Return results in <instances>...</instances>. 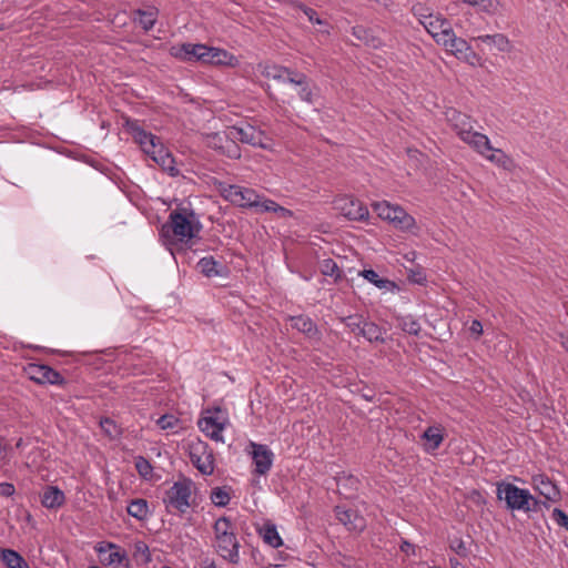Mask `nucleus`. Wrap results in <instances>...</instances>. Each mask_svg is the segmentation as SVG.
<instances>
[{"label": "nucleus", "mask_w": 568, "mask_h": 568, "mask_svg": "<svg viewBox=\"0 0 568 568\" xmlns=\"http://www.w3.org/2000/svg\"><path fill=\"white\" fill-rule=\"evenodd\" d=\"M203 225L191 204L180 203L171 211L168 221L160 230L165 245L186 243L199 236Z\"/></svg>", "instance_id": "obj_1"}, {"label": "nucleus", "mask_w": 568, "mask_h": 568, "mask_svg": "<svg viewBox=\"0 0 568 568\" xmlns=\"http://www.w3.org/2000/svg\"><path fill=\"white\" fill-rule=\"evenodd\" d=\"M221 196L233 205L244 209H255L257 212H274L282 215L291 214V211L278 205L275 201L263 199L255 190L237 184L219 183Z\"/></svg>", "instance_id": "obj_2"}, {"label": "nucleus", "mask_w": 568, "mask_h": 568, "mask_svg": "<svg viewBox=\"0 0 568 568\" xmlns=\"http://www.w3.org/2000/svg\"><path fill=\"white\" fill-rule=\"evenodd\" d=\"M216 552L231 564L240 561V542L229 517H220L214 526Z\"/></svg>", "instance_id": "obj_3"}, {"label": "nucleus", "mask_w": 568, "mask_h": 568, "mask_svg": "<svg viewBox=\"0 0 568 568\" xmlns=\"http://www.w3.org/2000/svg\"><path fill=\"white\" fill-rule=\"evenodd\" d=\"M496 495L499 500L504 499L507 508L511 510L536 511L539 504L528 489L519 488L510 483H498Z\"/></svg>", "instance_id": "obj_4"}, {"label": "nucleus", "mask_w": 568, "mask_h": 568, "mask_svg": "<svg viewBox=\"0 0 568 568\" xmlns=\"http://www.w3.org/2000/svg\"><path fill=\"white\" fill-rule=\"evenodd\" d=\"M128 133L131 134L134 142L138 143L141 150L152 160L160 158L170 151L164 146L161 139L151 132L145 131L138 120L128 119L124 124Z\"/></svg>", "instance_id": "obj_5"}, {"label": "nucleus", "mask_w": 568, "mask_h": 568, "mask_svg": "<svg viewBox=\"0 0 568 568\" xmlns=\"http://www.w3.org/2000/svg\"><path fill=\"white\" fill-rule=\"evenodd\" d=\"M193 483L189 478H183L175 481L166 491L163 497V504L166 509L171 508L184 514L190 507V498L192 496Z\"/></svg>", "instance_id": "obj_6"}, {"label": "nucleus", "mask_w": 568, "mask_h": 568, "mask_svg": "<svg viewBox=\"0 0 568 568\" xmlns=\"http://www.w3.org/2000/svg\"><path fill=\"white\" fill-rule=\"evenodd\" d=\"M190 460L203 475H212L214 471V457L209 445L200 439L187 444Z\"/></svg>", "instance_id": "obj_7"}, {"label": "nucleus", "mask_w": 568, "mask_h": 568, "mask_svg": "<svg viewBox=\"0 0 568 568\" xmlns=\"http://www.w3.org/2000/svg\"><path fill=\"white\" fill-rule=\"evenodd\" d=\"M100 562L113 568H129L128 556L118 545L108 541L98 542L94 546Z\"/></svg>", "instance_id": "obj_8"}, {"label": "nucleus", "mask_w": 568, "mask_h": 568, "mask_svg": "<svg viewBox=\"0 0 568 568\" xmlns=\"http://www.w3.org/2000/svg\"><path fill=\"white\" fill-rule=\"evenodd\" d=\"M334 207L349 221H366L368 209L357 199L349 195L339 196L334 201Z\"/></svg>", "instance_id": "obj_9"}, {"label": "nucleus", "mask_w": 568, "mask_h": 568, "mask_svg": "<svg viewBox=\"0 0 568 568\" xmlns=\"http://www.w3.org/2000/svg\"><path fill=\"white\" fill-rule=\"evenodd\" d=\"M231 136L255 148L267 149L265 133L250 123L229 128Z\"/></svg>", "instance_id": "obj_10"}, {"label": "nucleus", "mask_w": 568, "mask_h": 568, "mask_svg": "<svg viewBox=\"0 0 568 568\" xmlns=\"http://www.w3.org/2000/svg\"><path fill=\"white\" fill-rule=\"evenodd\" d=\"M27 374L31 381L37 384L44 385H63L65 378L55 369L44 364H29Z\"/></svg>", "instance_id": "obj_11"}, {"label": "nucleus", "mask_w": 568, "mask_h": 568, "mask_svg": "<svg viewBox=\"0 0 568 568\" xmlns=\"http://www.w3.org/2000/svg\"><path fill=\"white\" fill-rule=\"evenodd\" d=\"M252 448L251 455L254 464V474L265 476L272 468L274 463V453L265 444L250 443Z\"/></svg>", "instance_id": "obj_12"}, {"label": "nucleus", "mask_w": 568, "mask_h": 568, "mask_svg": "<svg viewBox=\"0 0 568 568\" xmlns=\"http://www.w3.org/2000/svg\"><path fill=\"white\" fill-rule=\"evenodd\" d=\"M438 44L444 45L458 59H466L471 53V48L466 40L456 37L453 29L439 33Z\"/></svg>", "instance_id": "obj_13"}, {"label": "nucleus", "mask_w": 568, "mask_h": 568, "mask_svg": "<svg viewBox=\"0 0 568 568\" xmlns=\"http://www.w3.org/2000/svg\"><path fill=\"white\" fill-rule=\"evenodd\" d=\"M206 44L202 43H182L180 45H173L170 49V54L181 61H200L205 60Z\"/></svg>", "instance_id": "obj_14"}, {"label": "nucleus", "mask_w": 568, "mask_h": 568, "mask_svg": "<svg viewBox=\"0 0 568 568\" xmlns=\"http://www.w3.org/2000/svg\"><path fill=\"white\" fill-rule=\"evenodd\" d=\"M446 120L462 141L474 130L475 121L454 108L446 111Z\"/></svg>", "instance_id": "obj_15"}, {"label": "nucleus", "mask_w": 568, "mask_h": 568, "mask_svg": "<svg viewBox=\"0 0 568 568\" xmlns=\"http://www.w3.org/2000/svg\"><path fill=\"white\" fill-rule=\"evenodd\" d=\"M287 83L297 88V95L303 102L314 104L316 94L314 93L312 81L305 73L296 71L292 78H287Z\"/></svg>", "instance_id": "obj_16"}, {"label": "nucleus", "mask_w": 568, "mask_h": 568, "mask_svg": "<svg viewBox=\"0 0 568 568\" xmlns=\"http://www.w3.org/2000/svg\"><path fill=\"white\" fill-rule=\"evenodd\" d=\"M534 488L548 501L560 500V491L557 485L545 474L534 475L531 478Z\"/></svg>", "instance_id": "obj_17"}, {"label": "nucleus", "mask_w": 568, "mask_h": 568, "mask_svg": "<svg viewBox=\"0 0 568 568\" xmlns=\"http://www.w3.org/2000/svg\"><path fill=\"white\" fill-rule=\"evenodd\" d=\"M335 516L337 520L346 527L349 531H362L365 527V520L354 509H346L342 506H336Z\"/></svg>", "instance_id": "obj_18"}, {"label": "nucleus", "mask_w": 568, "mask_h": 568, "mask_svg": "<svg viewBox=\"0 0 568 568\" xmlns=\"http://www.w3.org/2000/svg\"><path fill=\"white\" fill-rule=\"evenodd\" d=\"M291 326L303 333L307 338L320 341L321 332L314 321L306 315H296L290 317Z\"/></svg>", "instance_id": "obj_19"}, {"label": "nucleus", "mask_w": 568, "mask_h": 568, "mask_svg": "<svg viewBox=\"0 0 568 568\" xmlns=\"http://www.w3.org/2000/svg\"><path fill=\"white\" fill-rule=\"evenodd\" d=\"M237 62V58L229 51L206 45L205 60L203 63L235 67Z\"/></svg>", "instance_id": "obj_20"}, {"label": "nucleus", "mask_w": 568, "mask_h": 568, "mask_svg": "<svg viewBox=\"0 0 568 568\" xmlns=\"http://www.w3.org/2000/svg\"><path fill=\"white\" fill-rule=\"evenodd\" d=\"M258 69L263 77L281 83H287V78H292L297 71L275 63L260 64Z\"/></svg>", "instance_id": "obj_21"}, {"label": "nucleus", "mask_w": 568, "mask_h": 568, "mask_svg": "<svg viewBox=\"0 0 568 568\" xmlns=\"http://www.w3.org/2000/svg\"><path fill=\"white\" fill-rule=\"evenodd\" d=\"M200 429L211 439L215 442H223L222 432L224 423L215 416H206L199 420Z\"/></svg>", "instance_id": "obj_22"}, {"label": "nucleus", "mask_w": 568, "mask_h": 568, "mask_svg": "<svg viewBox=\"0 0 568 568\" xmlns=\"http://www.w3.org/2000/svg\"><path fill=\"white\" fill-rule=\"evenodd\" d=\"M199 271L205 277H222L227 274V268L222 263L217 262L213 256H204L197 262Z\"/></svg>", "instance_id": "obj_23"}, {"label": "nucleus", "mask_w": 568, "mask_h": 568, "mask_svg": "<svg viewBox=\"0 0 568 568\" xmlns=\"http://www.w3.org/2000/svg\"><path fill=\"white\" fill-rule=\"evenodd\" d=\"M420 438L425 442V452L433 453L439 448L444 440L443 429L440 426H429L420 435Z\"/></svg>", "instance_id": "obj_24"}, {"label": "nucleus", "mask_w": 568, "mask_h": 568, "mask_svg": "<svg viewBox=\"0 0 568 568\" xmlns=\"http://www.w3.org/2000/svg\"><path fill=\"white\" fill-rule=\"evenodd\" d=\"M65 501L64 493L57 486H47L41 495V504L48 509L60 508Z\"/></svg>", "instance_id": "obj_25"}, {"label": "nucleus", "mask_w": 568, "mask_h": 568, "mask_svg": "<svg viewBox=\"0 0 568 568\" xmlns=\"http://www.w3.org/2000/svg\"><path fill=\"white\" fill-rule=\"evenodd\" d=\"M389 223L400 231H410L416 225L415 219L399 205L394 207Z\"/></svg>", "instance_id": "obj_26"}, {"label": "nucleus", "mask_w": 568, "mask_h": 568, "mask_svg": "<svg viewBox=\"0 0 568 568\" xmlns=\"http://www.w3.org/2000/svg\"><path fill=\"white\" fill-rule=\"evenodd\" d=\"M386 333L387 331L384 327L367 318L365 324L362 325L361 337H363L368 343L384 344L386 342Z\"/></svg>", "instance_id": "obj_27"}, {"label": "nucleus", "mask_w": 568, "mask_h": 568, "mask_svg": "<svg viewBox=\"0 0 568 568\" xmlns=\"http://www.w3.org/2000/svg\"><path fill=\"white\" fill-rule=\"evenodd\" d=\"M463 142L467 143L474 151L483 156L485 153L493 150L489 138L486 134L474 130L468 135H466Z\"/></svg>", "instance_id": "obj_28"}, {"label": "nucleus", "mask_w": 568, "mask_h": 568, "mask_svg": "<svg viewBox=\"0 0 568 568\" xmlns=\"http://www.w3.org/2000/svg\"><path fill=\"white\" fill-rule=\"evenodd\" d=\"M134 22L139 23L144 31H150L156 23L159 10L155 7L148 9H136L134 12Z\"/></svg>", "instance_id": "obj_29"}, {"label": "nucleus", "mask_w": 568, "mask_h": 568, "mask_svg": "<svg viewBox=\"0 0 568 568\" xmlns=\"http://www.w3.org/2000/svg\"><path fill=\"white\" fill-rule=\"evenodd\" d=\"M475 41L494 47L500 52H509L511 49L509 39L503 33L478 36Z\"/></svg>", "instance_id": "obj_30"}, {"label": "nucleus", "mask_w": 568, "mask_h": 568, "mask_svg": "<svg viewBox=\"0 0 568 568\" xmlns=\"http://www.w3.org/2000/svg\"><path fill=\"white\" fill-rule=\"evenodd\" d=\"M258 534L263 541L272 548H278L283 545V539L280 536L276 526L270 521L263 524L258 529Z\"/></svg>", "instance_id": "obj_31"}, {"label": "nucleus", "mask_w": 568, "mask_h": 568, "mask_svg": "<svg viewBox=\"0 0 568 568\" xmlns=\"http://www.w3.org/2000/svg\"><path fill=\"white\" fill-rule=\"evenodd\" d=\"M359 275L379 290L394 291L397 287L395 282L388 278H382L378 273L372 268L363 270L359 272Z\"/></svg>", "instance_id": "obj_32"}, {"label": "nucleus", "mask_w": 568, "mask_h": 568, "mask_svg": "<svg viewBox=\"0 0 568 568\" xmlns=\"http://www.w3.org/2000/svg\"><path fill=\"white\" fill-rule=\"evenodd\" d=\"M423 26L437 43L439 33L452 29L449 22L438 16H433V19L427 20Z\"/></svg>", "instance_id": "obj_33"}, {"label": "nucleus", "mask_w": 568, "mask_h": 568, "mask_svg": "<svg viewBox=\"0 0 568 568\" xmlns=\"http://www.w3.org/2000/svg\"><path fill=\"white\" fill-rule=\"evenodd\" d=\"M336 485L348 493H355L361 486L359 479L346 471H341L335 476Z\"/></svg>", "instance_id": "obj_34"}, {"label": "nucleus", "mask_w": 568, "mask_h": 568, "mask_svg": "<svg viewBox=\"0 0 568 568\" xmlns=\"http://www.w3.org/2000/svg\"><path fill=\"white\" fill-rule=\"evenodd\" d=\"M0 559L7 568H29L23 557L13 549H2Z\"/></svg>", "instance_id": "obj_35"}, {"label": "nucleus", "mask_w": 568, "mask_h": 568, "mask_svg": "<svg viewBox=\"0 0 568 568\" xmlns=\"http://www.w3.org/2000/svg\"><path fill=\"white\" fill-rule=\"evenodd\" d=\"M128 514L138 520H145L149 516V504L143 498L130 501L126 507Z\"/></svg>", "instance_id": "obj_36"}, {"label": "nucleus", "mask_w": 568, "mask_h": 568, "mask_svg": "<svg viewBox=\"0 0 568 568\" xmlns=\"http://www.w3.org/2000/svg\"><path fill=\"white\" fill-rule=\"evenodd\" d=\"M320 270L324 276L332 277L335 283L341 282L344 277L342 270L333 258H324L320 263Z\"/></svg>", "instance_id": "obj_37"}, {"label": "nucleus", "mask_w": 568, "mask_h": 568, "mask_svg": "<svg viewBox=\"0 0 568 568\" xmlns=\"http://www.w3.org/2000/svg\"><path fill=\"white\" fill-rule=\"evenodd\" d=\"M100 427L103 434L111 440L120 439L123 434L121 426L118 425L116 422L110 417L101 418Z\"/></svg>", "instance_id": "obj_38"}, {"label": "nucleus", "mask_w": 568, "mask_h": 568, "mask_svg": "<svg viewBox=\"0 0 568 568\" xmlns=\"http://www.w3.org/2000/svg\"><path fill=\"white\" fill-rule=\"evenodd\" d=\"M463 2L478 8L479 11L495 16L499 11V0H462Z\"/></svg>", "instance_id": "obj_39"}, {"label": "nucleus", "mask_w": 568, "mask_h": 568, "mask_svg": "<svg viewBox=\"0 0 568 568\" xmlns=\"http://www.w3.org/2000/svg\"><path fill=\"white\" fill-rule=\"evenodd\" d=\"M366 317L362 314H352L348 316L341 317V322L354 334L361 336L362 325L365 324Z\"/></svg>", "instance_id": "obj_40"}, {"label": "nucleus", "mask_w": 568, "mask_h": 568, "mask_svg": "<svg viewBox=\"0 0 568 568\" xmlns=\"http://www.w3.org/2000/svg\"><path fill=\"white\" fill-rule=\"evenodd\" d=\"M489 152V154L485 153L484 155L488 161L504 169H509L511 166V159L503 150L493 148Z\"/></svg>", "instance_id": "obj_41"}, {"label": "nucleus", "mask_w": 568, "mask_h": 568, "mask_svg": "<svg viewBox=\"0 0 568 568\" xmlns=\"http://www.w3.org/2000/svg\"><path fill=\"white\" fill-rule=\"evenodd\" d=\"M154 162L171 176H178L180 174V170L175 166V159L170 152L160 158H154Z\"/></svg>", "instance_id": "obj_42"}, {"label": "nucleus", "mask_w": 568, "mask_h": 568, "mask_svg": "<svg viewBox=\"0 0 568 568\" xmlns=\"http://www.w3.org/2000/svg\"><path fill=\"white\" fill-rule=\"evenodd\" d=\"M399 326L405 333L414 336H418L422 331L419 322L413 315L403 316Z\"/></svg>", "instance_id": "obj_43"}, {"label": "nucleus", "mask_w": 568, "mask_h": 568, "mask_svg": "<svg viewBox=\"0 0 568 568\" xmlns=\"http://www.w3.org/2000/svg\"><path fill=\"white\" fill-rule=\"evenodd\" d=\"M211 501L217 507H225L230 503V494L224 487H215L211 491Z\"/></svg>", "instance_id": "obj_44"}, {"label": "nucleus", "mask_w": 568, "mask_h": 568, "mask_svg": "<svg viewBox=\"0 0 568 568\" xmlns=\"http://www.w3.org/2000/svg\"><path fill=\"white\" fill-rule=\"evenodd\" d=\"M230 139L225 141L223 150L220 152L221 154L237 160L241 158V149L240 145L235 142V138L231 136V133L229 132Z\"/></svg>", "instance_id": "obj_45"}, {"label": "nucleus", "mask_w": 568, "mask_h": 568, "mask_svg": "<svg viewBox=\"0 0 568 568\" xmlns=\"http://www.w3.org/2000/svg\"><path fill=\"white\" fill-rule=\"evenodd\" d=\"M395 206L396 205H393L387 201L376 202L373 204V209L378 217L387 222H389V217L392 216Z\"/></svg>", "instance_id": "obj_46"}, {"label": "nucleus", "mask_w": 568, "mask_h": 568, "mask_svg": "<svg viewBox=\"0 0 568 568\" xmlns=\"http://www.w3.org/2000/svg\"><path fill=\"white\" fill-rule=\"evenodd\" d=\"M135 468L139 475L144 479H149L153 474V467L151 463L143 456L135 458Z\"/></svg>", "instance_id": "obj_47"}, {"label": "nucleus", "mask_w": 568, "mask_h": 568, "mask_svg": "<svg viewBox=\"0 0 568 568\" xmlns=\"http://www.w3.org/2000/svg\"><path fill=\"white\" fill-rule=\"evenodd\" d=\"M229 139V130L224 133L217 132L209 136L207 144L213 150L221 152L224 148L225 141Z\"/></svg>", "instance_id": "obj_48"}, {"label": "nucleus", "mask_w": 568, "mask_h": 568, "mask_svg": "<svg viewBox=\"0 0 568 568\" xmlns=\"http://www.w3.org/2000/svg\"><path fill=\"white\" fill-rule=\"evenodd\" d=\"M180 423V419L172 414H164L158 420L156 424L161 429H175Z\"/></svg>", "instance_id": "obj_49"}, {"label": "nucleus", "mask_w": 568, "mask_h": 568, "mask_svg": "<svg viewBox=\"0 0 568 568\" xmlns=\"http://www.w3.org/2000/svg\"><path fill=\"white\" fill-rule=\"evenodd\" d=\"M449 547L459 557L465 558L469 555V548L462 538L452 539Z\"/></svg>", "instance_id": "obj_50"}, {"label": "nucleus", "mask_w": 568, "mask_h": 568, "mask_svg": "<svg viewBox=\"0 0 568 568\" xmlns=\"http://www.w3.org/2000/svg\"><path fill=\"white\" fill-rule=\"evenodd\" d=\"M413 13L422 24H425L427 20L433 19L434 16L428 8H425L422 4L414 6Z\"/></svg>", "instance_id": "obj_51"}, {"label": "nucleus", "mask_w": 568, "mask_h": 568, "mask_svg": "<svg viewBox=\"0 0 568 568\" xmlns=\"http://www.w3.org/2000/svg\"><path fill=\"white\" fill-rule=\"evenodd\" d=\"M297 7L307 17L310 22L315 23V24H322L323 23L322 19H320V17H318L316 10H314L313 8L307 7V6L303 4V3H300Z\"/></svg>", "instance_id": "obj_52"}, {"label": "nucleus", "mask_w": 568, "mask_h": 568, "mask_svg": "<svg viewBox=\"0 0 568 568\" xmlns=\"http://www.w3.org/2000/svg\"><path fill=\"white\" fill-rule=\"evenodd\" d=\"M551 518L565 529L568 530V515L560 508H555L551 514Z\"/></svg>", "instance_id": "obj_53"}, {"label": "nucleus", "mask_w": 568, "mask_h": 568, "mask_svg": "<svg viewBox=\"0 0 568 568\" xmlns=\"http://www.w3.org/2000/svg\"><path fill=\"white\" fill-rule=\"evenodd\" d=\"M469 332L475 336V338H479L483 334V324L479 320H473L469 326Z\"/></svg>", "instance_id": "obj_54"}, {"label": "nucleus", "mask_w": 568, "mask_h": 568, "mask_svg": "<svg viewBox=\"0 0 568 568\" xmlns=\"http://www.w3.org/2000/svg\"><path fill=\"white\" fill-rule=\"evenodd\" d=\"M16 488L10 483H1L0 484V494L6 497H10L14 494Z\"/></svg>", "instance_id": "obj_55"}, {"label": "nucleus", "mask_w": 568, "mask_h": 568, "mask_svg": "<svg viewBox=\"0 0 568 568\" xmlns=\"http://www.w3.org/2000/svg\"><path fill=\"white\" fill-rule=\"evenodd\" d=\"M201 568H219L213 560H204Z\"/></svg>", "instance_id": "obj_56"}, {"label": "nucleus", "mask_w": 568, "mask_h": 568, "mask_svg": "<svg viewBox=\"0 0 568 568\" xmlns=\"http://www.w3.org/2000/svg\"><path fill=\"white\" fill-rule=\"evenodd\" d=\"M409 548H413V545L409 544L408 541H404L403 545L400 546V549L405 552H408Z\"/></svg>", "instance_id": "obj_57"}, {"label": "nucleus", "mask_w": 568, "mask_h": 568, "mask_svg": "<svg viewBox=\"0 0 568 568\" xmlns=\"http://www.w3.org/2000/svg\"><path fill=\"white\" fill-rule=\"evenodd\" d=\"M561 345L566 351H568V335L562 337Z\"/></svg>", "instance_id": "obj_58"}, {"label": "nucleus", "mask_w": 568, "mask_h": 568, "mask_svg": "<svg viewBox=\"0 0 568 568\" xmlns=\"http://www.w3.org/2000/svg\"><path fill=\"white\" fill-rule=\"evenodd\" d=\"M449 562H450V565H452V567H453V568H457V566L459 565V562L457 561V559H453V558H450V559H449Z\"/></svg>", "instance_id": "obj_59"}, {"label": "nucleus", "mask_w": 568, "mask_h": 568, "mask_svg": "<svg viewBox=\"0 0 568 568\" xmlns=\"http://www.w3.org/2000/svg\"><path fill=\"white\" fill-rule=\"evenodd\" d=\"M3 450H4V448L2 446V439L0 438V457H2Z\"/></svg>", "instance_id": "obj_60"}, {"label": "nucleus", "mask_w": 568, "mask_h": 568, "mask_svg": "<svg viewBox=\"0 0 568 568\" xmlns=\"http://www.w3.org/2000/svg\"><path fill=\"white\" fill-rule=\"evenodd\" d=\"M22 445V439L20 438L17 443V447H20Z\"/></svg>", "instance_id": "obj_61"}, {"label": "nucleus", "mask_w": 568, "mask_h": 568, "mask_svg": "<svg viewBox=\"0 0 568 568\" xmlns=\"http://www.w3.org/2000/svg\"><path fill=\"white\" fill-rule=\"evenodd\" d=\"M365 398H366L367 400H371V399H372V398L369 397V395H366V396H365Z\"/></svg>", "instance_id": "obj_62"}, {"label": "nucleus", "mask_w": 568, "mask_h": 568, "mask_svg": "<svg viewBox=\"0 0 568 568\" xmlns=\"http://www.w3.org/2000/svg\"><path fill=\"white\" fill-rule=\"evenodd\" d=\"M163 568H172V567H169V566H164Z\"/></svg>", "instance_id": "obj_63"}]
</instances>
